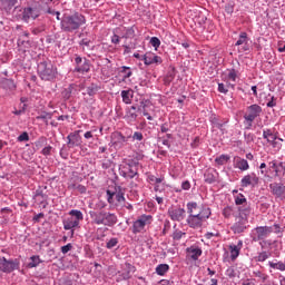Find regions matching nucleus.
<instances>
[{"mask_svg": "<svg viewBox=\"0 0 285 285\" xmlns=\"http://www.w3.org/2000/svg\"><path fill=\"white\" fill-rule=\"evenodd\" d=\"M271 233H275L278 237L284 235V227L279 224H274L273 226H258L254 229V238L253 242H259V246L264 248V246H273L271 240H266Z\"/></svg>", "mask_w": 285, "mask_h": 285, "instance_id": "nucleus-1", "label": "nucleus"}, {"mask_svg": "<svg viewBox=\"0 0 285 285\" xmlns=\"http://www.w3.org/2000/svg\"><path fill=\"white\" fill-rule=\"evenodd\" d=\"M89 215L91 219H94V224L97 226H108L109 228H112L115 224H117V215L106 212V210H100V212H89Z\"/></svg>", "mask_w": 285, "mask_h": 285, "instance_id": "nucleus-2", "label": "nucleus"}, {"mask_svg": "<svg viewBox=\"0 0 285 285\" xmlns=\"http://www.w3.org/2000/svg\"><path fill=\"white\" fill-rule=\"evenodd\" d=\"M83 23H86V18L81 16V13L65 16L61 20V30H63V32H75V30H79Z\"/></svg>", "mask_w": 285, "mask_h": 285, "instance_id": "nucleus-3", "label": "nucleus"}, {"mask_svg": "<svg viewBox=\"0 0 285 285\" xmlns=\"http://www.w3.org/2000/svg\"><path fill=\"white\" fill-rule=\"evenodd\" d=\"M239 215L236 216L232 230L235 234L244 233L248 228V215H250V207H239Z\"/></svg>", "mask_w": 285, "mask_h": 285, "instance_id": "nucleus-4", "label": "nucleus"}, {"mask_svg": "<svg viewBox=\"0 0 285 285\" xmlns=\"http://www.w3.org/2000/svg\"><path fill=\"white\" fill-rule=\"evenodd\" d=\"M38 75L42 81H52L57 77V68L51 62L42 61L38 63Z\"/></svg>", "mask_w": 285, "mask_h": 285, "instance_id": "nucleus-5", "label": "nucleus"}, {"mask_svg": "<svg viewBox=\"0 0 285 285\" xmlns=\"http://www.w3.org/2000/svg\"><path fill=\"white\" fill-rule=\"evenodd\" d=\"M210 217V208H203L200 215H189L187 224L190 228H202V225L206 219Z\"/></svg>", "mask_w": 285, "mask_h": 285, "instance_id": "nucleus-6", "label": "nucleus"}, {"mask_svg": "<svg viewBox=\"0 0 285 285\" xmlns=\"http://www.w3.org/2000/svg\"><path fill=\"white\" fill-rule=\"evenodd\" d=\"M259 115H262V107L259 105H250L249 107H247V111L244 115V119L245 121H248V126L250 127L253 126L255 119L259 117Z\"/></svg>", "mask_w": 285, "mask_h": 285, "instance_id": "nucleus-7", "label": "nucleus"}, {"mask_svg": "<svg viewBox=\"0 0 285 285\" xmlns=\"http://www.w3.org/2000/svg\"><path fill=\"white\" fill-rule=\"evenodd\" d=\"M153 219V216L150 215H142L140 216L136 222H134L132 225V233L137 235V233H141L148 224H150V220Z\"/></svg>", "mask_w": 285, "mask_h": 285, "instance_id": "nucleus-8", "label": "nucleus"}, {"mask_svg": "<svg viewBox=\"0 0 285 285\" xmlns=\"http://www.w3.org/2000/svg\"><path fill=\"white\" fill-rule=\"evenodd\" d=\"M0 271L2 273H12V271H19V261L10 259L8 261L6 257L0 262Z\"/></svg>", "mask_w": 285, "mask_h": 285, "instance_id": "nucleus-9", "label": "nucleus"}, {"mask_svg": "<svg viewBox=\"0 0 285 285\" xmlns=\"http://www.w3.org/2000/svg\"><path fill=\"white\" fill-rule=\"evenodd\" d=\"M116 199V206H124L126 204V197H124V193L121 191H110V189L107 190V202L109 204H115Z\"/></svg>", "mask_w": 285, "mask_h": 285, "instance_id": "nucleus-10", "label": "nucleus"}, {"mask_svg": "<svg viewBox=\"0 0 285 285\" xmlns=\"http://www.w3.org/2000/svg\"><path fill=\"white\" fill-rule=\"evenodd\" d=\"M122 177H126L128 179H135L137 177L138 171H137V165H125L120 171Z\"/></svg>", "mask_w": 285, "mask_h": 285, "instance_id": "nucleus-11", "label": "nucleus"}, {"mask_svg": "<svg viewBox=\"0 0 285 285\" xmlns=\"http://www.w3.org/2000/svg\"><path fill=\"white\" fill-rule=\"evenodd\" d=\"M81 130H77L67 136V146L68 148H75V146H81V136L79 135Z\"/></svg>", "mask_w": 285, "mask_h": 285, "instance_id": "nucleus-12", "label": "nucleus"}, {"mask_svg": "<svg viewBox=\"0 0 285 285\" xmlns=\"http://www.w3.org/2000/svg\"><path fill=\"white\" fill-rule=\"evenodd\" d=\"M259 184V177L255 174H248L240 180V186L243 188H248V186H257Z\"/></svg>", "mask_w": 285, "mask_h": 285, "instance_id": "nucleus-13", "label": "nucleus"}, {"mask_svg": "<svg viewBox=\"0 0 285 285\" xmlns=\"http://www.w3.org/2000/svg\"><path fill=\"white\" fill-rule=\"evenodd\" d=\"M269 188L272 190V194L275 195V197H278V199L284 200L285 199V186L279 183H273L269 185Z\"/></svg>", "mask_w": 285, "mask_h": 285, "instance_id": "nucleus-14", "label": "nucleus"}, {"mask_svg": "<svg viewBox=\"0 0 285 285\" xmlns=\"http://www.w3.org/2000/svg\"><path fill=\"white\" fill-rule=\"evenodd\" d=\"M168 213L173 222H181L186 217V209L184 208L169 209Z\"/></svg>", "mask_w": 285, "mask_h": 285, "instance_id": "nucleus-15", "label": "nucleus"}, {"mask_svg": "<svg viewBox=\"0 0 285 285\" xmlns=\"http://www.w3.org/2000/svg\"><path fill=\"white\" fill-rule=\"evenodd\" d=\"M63 224V228L65 230H71V236L75 235V229L72 228H77L79 227V222L78 220H75V217H70V218H67L62 222Z\"/></svg>", "mask_w": 285, "mask_h": 285, "instance_id": "nucleus-16", "label": "nucleus"}, {"mask_svg": "<svg viewBox=\"0 0 285 285\" xmlns=\"http://www.w3.org/2000/svg\"><path fill=\"white\" fill-rule=\"evenodd\" d=\"M235 46H244L238 49V52H246L248 50V35L246 32H240L238 40L236 41Z\"/></svg>", "mask_w": 285, "mask_h": 285, "instance_id": "nucleus-17", "label": "nucleus"}, {"mask_svg": "<svg viewBox=\"0 0 285 285\" xmlns=\"http://www.w3.org/2000/svg\"><path fill=\"white\" fill-rule=\"evenodd\" d=\"M39 17V12L32 8H26L22 11V21H30V19H37Z\"/></svg>", "mask_w": 285, "mask_h": 285, "instance_id": "nucleus-18", "label": "nucleus"}, {"mask_svg": "<svg viewBox=\"0 0 285 285\" xmlns=\"http://www.w3.org/2000/svg\"><path fill=\"white\" fill-rule=\"evenodd\" d=\"M144 61L146 66H151V63H161V57L149 52L144 56Z\"/></svg>", "mask_w": 285, "mask_h": 285, "instance_id": "nucleus-19", "label": "nucleus"}, {"mask_svg": "<svg viewBox=\"0 0 285 285\" xmlns=\"http://www.w3.org/2000/svg\"><path fill=\"white\" fill-rule=\"evenodd\" d=\"M187 255L193 259L194 262H197L199 257H202V248L199 247H188L187 248Z\"/></svg>", "mask_w": 285, "mask_h": 285, "instance_id": "nucleus-20", "label": "nucleus"}, {"mask_svg": "<svg viewBox=\"0 0 285 285\" xmlns=\"http://www.w3.org/2000/svg\"><path fill=\"white\" fill-rule=\"evenodd\" d=\"M206 184H215L217 181V171L215 169H208L204 174Z\"/></svg>", "mask_w": 285, "mask_h": 285, "instance_id": "nucleus-21", "label": "nucleus"}, {"mask_svg": "<svg viewBox=\"0 0 285 285\" xmlns=\"http://www.w3.org/2000/svg\"><path fill=\"white\" fill-rule=\"evenodd\" d=\"M202 210H204V208L199 207V205H197V203H188L187 204V213L189 215H202Z\"/></svg>", "mask_w": 285, "mask_h": 285, "instance_id": "nucleus-22", "label": "nucleus"}, {"mask_svg": "<svg viewBox=\"0 0 285 285\" xmlns=\"http://www.w3.org/2000/svg\"><path fill=\"white\" fill-rule=\"evenodd\" d=\"M126 141V137L121 135L120 132H115L111 135V144L112 146H124Z\"/></svg>", "mask_w": 285, "mask_h": 285, "instance_id": "nucleus-23", "label": "nucleus"}, {"mask_svg": "<svg viewBox=\"0 0 285 285\" xmlns=\"http://www.w3.org/2000/svg\"><path fill=\"white\" fill-rule=\"evenodd\" d=\"M135 266L130 265V263L125 264L124 272L121 274L122 279H130L132 277V273H135Z\"/></svg>", "mask_w": 285, "mask_h": 285, "instance_id": "nucleus-24", "label": "nucleus"}, {"mask_svg": "<svg viewBox=\"0 0 285 285\" xmlns=\"http://www.w3.org/2000/svg\"><path fill=\"white\" fill-rule=\"evenodd\" d=\"M76 72H90V62L83 58L80 66H76Z\"/></svg>", "mask_w": 285, "mask_h": 285, "instance_id": "nucleus-25", "label": "nucleus"}, {"mask_svg": "<svg viewBox=\"0 0 285 285\" xmlns=\"http://www.w3.org/2000/svg\"><path fill=\"white\" fill-rule=\"evenodd\" d=\"M263 137L268 141V144H275L277 136L273 134L271 129H266L263 131Z\"/></svg>", "mask_w": 285, "mask_h": 285, "instance_id": "nucleus-26", "label": "nucleus"}, {"mask_svg": "<svg viewBox=\"0 0 285 285\" xmlns=\"http://www.w3.org/2000/svg\"><path fill=\"white\" fill-rule=\"evenodd\" d=\"M121 97L124 104H131L132 102V91L131 90H122Z\"/></svg>", "mask_w": 285, "mask_h": 285, "instance_id": "nucleus-27", "label": "nucleus"}, {"mask_svg": "<svg viewBox=\"0 0 285 285\" xmlns=\"http://www.w3.org/2000/svg\"><path fill=\"white\" fill-rule=\"evenodd\" d=\"M170 271V266L168 264H160L156 267L157 275L164 276Z\"/></svg>", "mask_w": 285, "mask_h": 285, "instance_id": "nucleus-28", "label": "nucleus"}, {"mask_svg": "<svg viewBox=\"0 0 285 285\" xmlns=\"http://www.w3.org/2000/svg\"><path fill=\"white\" fill-rule=\"evenodd\" d=\"M86 92L87 95H89V97H95V95L99 92V86H97L96 83H91L86 88Z\"/></svg>", "mask_w": 285, "mask_h": 285, "instance_id": "nucleus-29", "label": "nucleus"}, {"mask_svg": "<svg viewBox=\"0 0 285 285\" xmlns=\"http://www.w3.org/2000/svg\"><path fill=\"white\" fill-rule=\"evenodd\" d=\"M72 90H75V86L70 85L68 88H66L61 95H62V99H65L66 101H68V99H70V97H72Z\"/></svg>", "mask_w": 285, "mask_h": 285, "instance_id": "nucleus-30", "label": "nucleus"}, {"mask_svg": "<svg viewBox=\"0 0 285 285\" xmlns=\"http://www.w3.org/2000/svg\"><path fill=\"white\" fill-rule=\"evenodd\" d=\"M246 197H244V195L239 194L238 196L235 197L236 206H243L242 208H247L248 205H246Z\"/></svg>", "mask_w": 285, "mask_h": 285, "instance_id": "nucleus-31", "label": "nucleus"}, {"mask_svg": "<svg viewBox=\"0 0 285 285\" xmlns=\"http://www.w3.org/2000/svg\"><path fill=\"white\" fill-rule=\"evenodd\" d=\"M175 79V68H171L168 72L167 76L164 78L165 86H170V82Z\"/></svg>", "mask_w": 285, "mask_h": 285, "instance_id": "nucleus-32", "label": "nucleus"}, {"mask_svg": "<svg viewBox=\"0 0 285 285\" xmlns=\"http://www.w3.org/2000/svg\"><path fill=\"white\" fill-rule=\"evenodd\" d=\"M69 215H71V217H75L73 220H77L78 224L79 222L83 220V213H81V210L72 209Z\"/></svg>", "mask_w": 285, "mask_h": 285, "instance_id": "nucleus-33", "label": "nucleus"}, {"mask_svg": "<svg viewBox=\"0 0 285 285\" xmlns=\"http://www.w3.org/2000/svg\"><path fill=\"white\" fill-rule=\"evenodd\" d=\"M236 166H237V168H239V170H248V168H249L248 160L242 159V158H239L236 161Z\"/></svg>", "mask_w": 285, "mask_h": 285, "instance_id": "nucleus-34", "label": "nucleus"}, {"mask_svg": "<svg viewBox=\"0 0 285 285\" xmlns=\"http://www.w3.org/2000/svg\"><path fill=\"white\" fill-rule=\"evenodd\" d=\"M229 249H230V258L233 261L237 259V257H239L240 249L238 247H236L235 245H230Z\"/></svg>", "mask_w": 285, "mask_h": 285, "instance_id": "nucleus-35", "label": "nucleus"}, {"mask_svg": "<svg viewBox=\"0 0 285 285\" xmlns=\"http://www.w3.org/2000/svg\"><path fill=\"white\" fill-rule=\"evenodd\" d=\"M269 266L271 268H276V271H285V261L278 263L269 262Z\"/></svg>", "mask_w": 285, "mask_h": 285, "instance_id": "nucleus-36", "label": "nucleus"}, {"mask_svg": "<svg viewBox=\"0 0 285 285\" xmlns=\"http://www.w3.org/2000/svg\"><path fill=\"white\" fill-rule=\"evenodd\" d=\"M135 38V28H128L126 33L122 36V39H132Z\"/></svg>", "mask_w": 285, "mask_h": 285, "instance_id": "nucleus-37", "label": "nucleus"}, {"mask_svg": "<svg viewBox=\"0 0 285 285\" xmlns=\"http://www.w3.org/2000/svg\"><path fill=\"white\" fill-rule=\"evenodd\" d=\"M228 159H230V157H228L226 155H222L220 157L216 158L215 161H216V164H219V166H224V164H226V161H228Z\"/></svg>", "mask_w": 285, "mask_h": 285, "instance_id": "nucleus-38", "label": "nucleus"}, {"mask_svg": "<svg viewBox=\"0 0 285 285\" xmlns=\"http://www.w3.org/2000/svg\"><path fill=\"white\" fill-rule=\"evenodd\" d=\"M132 141H142L144 140V134L141 131H135L131 136Z\"/></svg>", "mask_w": 285, "mask_h": 285, "instance_id": "nucleus-39", "label": "nucleus"}, {"mask_svg": "<svg viewBox=\"0 0 285 285\" xmlns=\"http://www.w3.org/2000/svg\"><path fill=\"white\" fill-rule=\"evenodd\" d=\"M269 169L275 171V176L278 177L279 176V166L277 165L276 161H271L269 163Z\"/></svg>", "mask_w": 285, "mask_h": 285, "instance_id": "nucleus-40", "label": "nucleus"}, {"mask_svg": "<svg viewBox=\"0 0 285 285\" xmlns=\"http://www.w3.org/2000/svg\"><path fill=\"white\" fill-rule=\"evenodd\" d=\"M40 259L39 256H32L31 262L29 263L30 268L39 266Z\"/></svg>", "mask_w": 285, "mask_h": 285, "instance_id": "nucleus-41", "label": "nucleus"}, {"mask_svg": "<svg viewBox=\"0 0 285 285\" xmlns=\"http://www.w3.org/2000/svg\"><path fill=\"white\" fill-rule=\"evenodd\" d=\"M150 43L154 48H159V46H161V41L157 37H153L150 39Z\"/></svg>", "mask_w": 285, "mask_h": 285, "instance_id": "nucleus-42", "label": "nucleus"}, {"mask_svg": "<svg viewBox=\"0 0 285 285\" xmlns=\"http://www.w3.org/2000/svg\"><path fill=\"white\" fill-rule=\"evenodd\" d=\"M125 76V79H129V77H132V71H130V68L128 67H122V71H121Z\"/></svg>", "mask_w": 285, "mask_h": 285, "instance_id": "nucleus-43", "label": "nucleus"}, {"mask_svg": "<svg viewBox=\"0 0 285 285\" xmlns=\"http://www.w3.org/2000/svg\"><path fill=\"white\" fill-rule=\"evenodd\" d=\"M119 244V240L117 238H111L107 242V248H115Z\"/></svg>", "mask_w": 285, "mask_h": 285, "instance_id": "nucleus-44", "label": "nucleus"}, {"mask_svg": "<svg viewBox=\"0 0 285 285\" xmlns=\"http://www.w3.org/2000/svg\"><path fill=\"white\" fill-rule=\"evenodd\" d=\"M227 78L229 79V81H236V79H237V71H235V69H232L228 72Z\"/></svg>", "mask_w": 285, "mask_h": 285, "instance_id": "nucleus-45", "label": "nucleus"}, {"mask_svg": "<svg viewBox=\"0 0 285 285\" xmlns=\"http://www.w3.org/2000/svg\"><path fill=\"white\" fill-rule=\"evenodd\" d=\"M255 276L256 277H259V279H262V282H266V279H268V275L257 271V272H254Z\"/></svg>", "mask_w": 285, "mask_h": 285, "instance_id": "nucleus-46", "label": "nucleus"}, {"mask_svg": "<svg viewBox=\"0 0 285 285\" xmlns=\"http://www.w3.org/2000/svg\"><path fill=\"white\" fill-rule=\"evenodd\" d=\"M269 257L267 252H262L261 254H258V262H266V259Z\"/></svg>", "mask_w": 285, "mask_h": 285, "instance_id": "nucleus-47", "label": "nucleus"}, {"mask_svg": "<svg viewBox=\"0 0 285 285\" xmlns=\"http://www.w3.org/2000/svg\"><path fill=\"white\" fill-rule=\"evenodd\" d=\"M18 141H30V136L24 131L18 137Z\"/></svg>", "mask_w": 285, "mask_h": 285, "instance_id": "nucleus-48", "label": "nucleus"}, {"mask_svg": "<svg viewBox=\"0 0 285 285\" xmlns=\"http://www.w3.org/2000/svg\"><path fill=\"white\" fill-rule=\"evenodd\" d=\"M70 250H72V244L70 243L61 247V253L63 255H66L67 253H70Z\"/></svg>", "mask_w": 285, "mask_h": 285, "instance_id": "nucleus-49", "label": "nucleus"}, {"mask_svg": "<svg viewBox=\"0 0 285 285\" xmlns=\"http://www.w3.org/2000/svg\"><path fill=\"white\" fill-rule=\"evenodd\" d=\"M225 10L228 14H233L234 10H235V4L234 3H227L225 6Z\"/></svg>", "mask_w": 285, "mask_h": 285, "instance_id": "nucleus-50", "label": "nucleus"}, {"mask_svg": "<svg viewBox=\"0 0 285 285\" xmlns=\"http://www.w3.org/2000/svg\"><path fill=\"white\" fill-rule=\"evenodd\" d=\"M92 45V41H90V39L85 38L80 41V46H83L85 48H90V46Z\"/></svg>", "mask_w": 285, "mask_h": 285, "instance_id": "nucleus-51", "label": "nucleus"}, {"mask_svg": "<svg viewBox=\"0 0 285 285\" xmlns=\"http://www.w3.org/2000/svg\"><path fill=\"white\" fill-rule=\"evenodd\" d=\"M223 215L224 217H230V215H233V207H226L224 210H223Z\"/></svg>", "mask_w": 285, "mask_h": 285, "instance_id": "nucleus-52", "label": "nucleus"}, {"mask_svg": "<svg viewBox=\"0 0 285 285\" xmlns=\"http://www.w3.org/2000/svg\"><path fill=\"white\" fill-rule=\"evenodd\" d=\"M226 275H227V277H235V275H236L235 268H233V267L227 268Z\"/></svg>", "mask_w": 285, "mask_h": 285, "instance_id": "nucleus-53", "label": "nucleus"}, {"mask_svg": "<svg viewBox=\"0 0 285 285\" xmlns=\"http://www.w3.org/2000/svg\"><path fill=\"white\" fill-rule=\"evenodd\" d=\"M127 117L130 118V121H135L137 119V112L129 110Z\"/></svg>", "mask_w": 285, "mask_h": 285, "instance_id": "nucleus-54", "label": "nucleus"}, {"mask_svg": "<svg viewBox=\"0 0 285 285\" xmlns=\"http://www.w3.org/2000/svg\"><path fill=\"white\" fill-rule=\"evenodd\" d=\"M76 190H78V193H80V195H83V194H86V186H83V185H77V187H76Z\"/></svg>", "mask_w": 285, "mask_h": 285, "instance_id": "nucleus-55", "label": "nucleus"}, {"mask_svg": "<svg viewBox=\"0 0 285 285\" xmlns=\"http://www.w3.org/2000/svg\"><path fill=\"white\" fill-rule=\"evenodd\" d=\"M52 151V146H47L42 149V155L48 156Z\"/></svg>", "mask_w": 285, "mask_h": 285, "instance_id": "nucleus-56", "label": "nucleus"}, {"mask_svg": "<svg viewBox=\"0 0 285 285\" xmlns=\"http://www.w3.org/2000/svg\"><path fill=\"white\" fill-rule=\"evenodd\" d=\"M181 188L183 190H190V181L188 180L183 181Z\"/></svg>", "mask_w": 285, "mask_h": 285, "instance_id": "nucleus-57", "label": "nucleus"}, {"mask_svg": "<svg viewBox=\"0 0 285 285\" xmlns=\"http://www.w3.org/2000/svg\"><path fill=\"white\" fill-rule=\"evenodd\" d=\"M185 233L183 232H175L174 233V239L179 240L181 237H184Z\"/></svg>", "mask_w": 285, "mask_h": 285, "instance_id": "nucleus-58", "label": "nucleus"}, {"mask_svg": "<svg viewBox=\"0 0 285 285\" xmlns=\"http://www.w3.org/2000/svg\"><path fill=\"white\" fill-rule=\"evenodd\" d=\"M218 90L220 92H223L224 95H226V92H228V89H226V85L225 83H219L218 85Z\"/></svg>", "mask_w": 285, "mask_h": 285, "instance_id": "nucleus-59", "label": "nucleus"}, {"mask_svg": "<svg viewBox=\"0 0 285 285\" xmlns=\"http://www.w3.org/2000/svg\"><path fill=\"white\" fill-rule=\"evenodd\" d=\"M125 48V55L130 53V49L135 48V45H124Z\"/></svg>", "mask_w": 285, "mask_h": 285, "instance_id": "nucleus-60", "label": "nucleus"}, {"mask_svg": "<svg viewBox=\"0 0 285 285\" xmlns=\"http://www.w3.org/2000/svg\"><path fill=\"white\" fill-rule=\"evenodd\" d=\"M119 41H120V38H119V36H117V35H114L112 36V38H111V43H119Z\"/></svg>", "mask_w": 285, "mask_h": 285, "instance_id": "nucleus-61", "label": "nucleus"}, {"mask_svg": "<svg viewBox=\"0 0 285 285\" xmlns=\"http://www.w3.org/2000/svg\"><path fill=\"white\" fill-rule=\"evenodd\" d=\"M47 118L50 119V114H42V115L37 117V119H42L43 121H46Z\"/></svg>", "mask_w": 285, "mask_h": 285, "instance_id": "nucleus-62", "label": "nucleus"}, {"mask_svg": "<svg viewBox=\"0 0 285 285\" xmlns=\"http://www.w3.org/2000/svg\"><path fill=\"white\" fill-rule=\"evenodd\" d=\"M160 130L161 132H168V124L165 122L164 125H161Z\"/></svg>", "mask_w": 285, "mask_h": 285, "instance_id": "nucleus-63", "label": "nucleus"}, {"mask_svg": "<svg viewBox=\"0 0 285 285\" xmlns=\"http://www.w3.org/2000/svg\"><path fill=\"white\" fill-rule=\"evenodd\" d=\"M75 61H76V66H80L81 62L83 61V58H81V57H76Z\"/></svg>", "mask_w": 285, "mask_h": 285, "instance_id": "nucleus-64", "label": "nucleus"}]
</instances>
